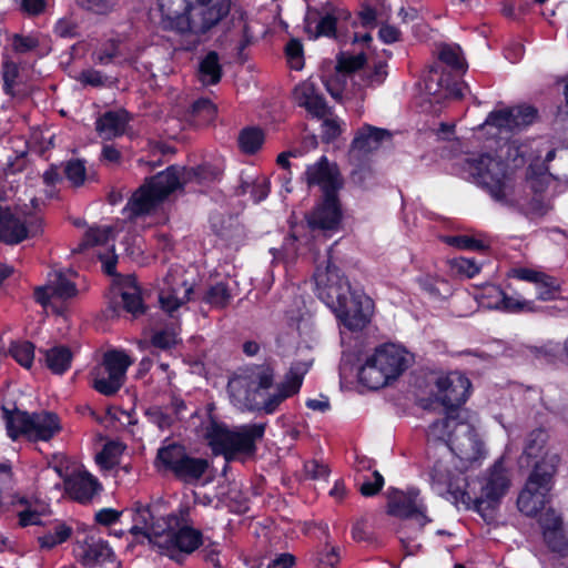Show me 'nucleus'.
Here are the masks:
<instances>
[{
  "mask_svg": "<svg viewBox=\"0 0 568 568\" xmlns=\"http://www.w3.org/2000/svg\"><path fill=\"white\" fill-rule=\"evenodd\" d=\"M305 371L300 365L290 368L283 382L275 385V368L271 362L240 368L227 383L232 403L240 409L273 414L288 397L298 393Z\"/></svg>",
  "mask_w": 568,
  "mask_h": 568,
  "instance_id": "obj_1",
  "label": "nucleus"
},
{
  "mask_svg": "<svg viewBox=\"0 0 568 568\" xmlns=\"http://www.w3.org/2000/svg\"><path fill=\"white\" fill-rule=\"evenodd\" d=\"M458 166L463 179L486 190L497 203L516 210L530 220L542 217L550 210L541 195H534L525 201L515 197L506 182L507 165L498 158L481 153L460 160Z\"/></svg>",
  "mask_w": 568,
  "mask_h": 568,
  "instance_id": "obj_2",
  "label": "nucleus"
},
{
  "mask_svg": "<svg viewBox=\"0 0 568 568\" xmlns=\"http://www.w3.org/2000/svg\"><path fill=\"white\" fill-rule=\"evenodd\" d=\"M265 424H250L239 430H230L212 416L202 427V435L215 455H223L231 462L240 456H252L256 452V442L262 439Z\"/></svg>",
  "mask_w": 568,
  "mask_h": 568,
  "instance_id": "obj_3",
  "label": "nucleus"
},
{
  "mask_svg": "<svg viewBox=\"0 0 568 568\" xmlns=\"http://www.w3.org/2000/svg\"><path fill=\"white\" fill-rule=\"evenodd\" d=\"M409 354L395 344L377 347L358 371L359 382L369 389H379L398 378L409 366Z\"/></svg>",
  "mask_w": 568,
  "mask_h": 568,
  "instance_id": "obj_4",
  "label": "nucleus"
},
{
  "mask_svg": "<svg viewBox=\"0 0 568 568\" xmlns=\"http://www.w3.org/2000/svg\"><path fill=\"white\" fill-rule=\"evenodd\" d=\"M184 169L171 165L166 170L145 180L130 199L126 210L130 217L150 213L172 192L182 186Z\"/></svg>",
  "mask_w": 568,
  "mask_h": 568,
  "instance_id": "obj_5",
  "label": "nucleus"
},
{
  "mask_svg": "<svg viewBox=\"0 0 568 568\" xmlns=\"http://www.w3.org/2000/svg\"><path fill=\"white\" fill-rule=\"evenodd\" d=\"M558 463V456L550 455L534 465L525 487L517 498L520 513L534 517L545 508L549 501V493L554 486Z\"/></svg>",
  "mask_w": 568,
  "mask_h": 568,
  "instance_id": "obj_6",
  "label": "nucleus"
},
{
  "mask_svg": "<svg viewBox=\"0 0 568 568\" xmlns=\"http://www.w3.org/2000/svg\"><path fill=\"white\" fill-rule=\"evenodd\" d=\"M155 466L171 471L176 479L185 484H195L203 477L210 465L205 458L189 455L184 445L168 443L158 449Z\"/></svg>",
  "mask_w": 568,
  "mask_h": 568,
  "instance_id": "obj_7",
  "label": "nucleus"
},
{
  "mask_svg": "<svg viewBox=\"0 0 568 568\" xmlns=\"http://www.w3.org/2000/svg\"><path fill=\"white\" fill-rule=\"evenodd\" d=\"M470 387V381L457 372L437 378L436 398L444 406L446 416L430 425L432 433H437L439 428L452 427L454 417L463 415L460 407L466 403Z\"/></svg>",
  "mask_w": 568,
  "mask_h": 568,
  "instance_id": "obj_8",
  "label": "nucleus"
},
{
  "mask_svg": "<svg viewBox=\"0 0 568 568\" xmlns=\"http://www.w3.org/2000/svg\"><path fill=\"white\" fill-rule=\"evenodd\" d=\"M327 297L329 298L327 306L348 331L358 332L369 324L374 313V302L366 294L351 288L349 293L342 295L332 291Z\"/></svg>",
  "mask_w": 568,
  "mask_h": 568,
  "instance_id": "obj_9",
  "label": "nucleus"
},
{
  "mask_svg": "<svg viewBox=\"0 0 568 568\" xmlns=\"http://www.w3.org/2000/svg\"><path fill=\"white\" fill-rule=\"evenodd\" d=\"M432 434L443 440L462 460L474 462L481 456L484 444L475 427L463 415L454 417L452 427L439 428L437 433Z\"/></svg>",
  "mask_w": 568,
  "mask_h": 568,
  "instance_id": "obj_10",
  "label": "nucleus"
},
{
  "mask_svg": "<svg viewBox=\"0 0 568 568\" xmlns=\"http://www.w3.org/2000/svg\"><path fill=\"white\" fill-rule=\"evenodd\" d=\"M131 364L130 356L123 351L105 352L101 366L91 373L92 387L104 396H114L124 385L126 371Z\"/></svg>",
  "mask_w": 568,
  "mask_h": 568,
  "instance_id": "obj_11",
  "label": "nucleus"
},
{
  "mask_svg": "<svg viewBox=\"0 0 568 568\" xmlns=\"http://www.w3.org/2000/svg\"><path fill=\"white\" fill-rule=\"evenodd\" d=\"M155 534L153 545L162 550V554L181 562L185 555L192 554L203 542L201 530L193 527H176Z\"/></svg>",
  "mask_w": 568,
  "mask_h": 568,
  "instance_id": "obj_12",
  "label": "nucleus"
},
{
  "mask_svg": "<svg viewBox=\"0 0 568 568\" xmlns=\"http://www.w3.org/2000/svg\"><path fill=\"white\" fill-rule=\"evenodd\" d=\"M509 478L507 476L501 459L495 462L485 477L481 486L480 495L473 500L474 510H476L485 520L491 519L494 510L499 504L501 497L509 487Z\"/></svg>",
  "mask_w": 568,
  "mask_h": 568,
  "instance_id": "obj_13",
  "label": "nucleus"
},
{
  "mask_svg": "<svg viewBox=\"0 0 568 568\" xmlns=\"http://www.w3.org/2000/svg\"><path fill=\"white\" fill-rule=\"evenodd\" d=\"M538 116V110L528 104H519L490 112L480 125L493 126L497 133H513L531 125Z\"/></svg>",
  "mask_w": 568,
  "mask_h": 568,
  "instance_id": "obj_14",
  "label": "nucleus"
},
{
  "mask_svg": "<svg viewBox=\"0 0 568 568\" xmlns=\"http://www.w3.org/2000/svg\"><path fill=\"white\" fill-rule=\"evenodd\" d=\"M365 63L366 57L364 53L349 55L342 52L337 55L334 73L323 77V83L334 100L342 101L343 92L347 87V79L351 78L355 83V71L364 67Z\"/></svg>",
  "mask_w": 568,
  "mask_h": 568,
  "instance_id": "obj_15",
  "label": "nucleus"
},
{
  "mask_svg": "<svg viewBox=\"0 0 568 568\" xmlns=\"http://www.w3.org/2000/svg\"><path fill=\"white\" fill-rule=\"evenodd\" d=\"M332 247L327 250L326 260L317 264L314 272V281L317 288L318 297L327 305L329 304L328 295L332 291L342 295L349 293L351 285L347 278L342 274L341 270L332 263Z\"/></svg>",
  "mask_w": 568,
  "mask_h": 568,
  "instance_id": "obj_16",
  "label": "nucleus"
},
{
  "mask_svg": "<svg viewBox=\"0 0 568 568\" xmlns=\"http://www.w3.org/2000/svg\"><path fill=\"white\" fill-rule=\"evenodd\" d=\"M41 231V221L26 222L10 210L0 212V241L13 245Z\"/></svg>",
  "mask_w": 568,
  "mask_h": 568,
  "instance_id": "obj_17",
  "label": "nucleus"
},
{
  "mask_svg": "<svg viewBox=\"0 0 568 568\" xmlns=\"http://www.w3.org/2000/svg\"><path fill=\"white\" fill-rule=\"evenodd\" d=\"M304 175L310 186H321L323 196L337 195L343 184L337 168L331 165L326 156H322L315 164L307 166Z\"/></svg>",
  "mask_w": 568,
  "mask_h": 568,
  "instance_id": "obj_18",
  "label": "nucleus"
},
{
  "mask_svg": "<svg viewBox=\"0 0 568 568\" xmlns=\"http://www.w3.org/2000/svg\"><path fill=\"white\" fill-rule=\"evenodd\" d=\"M193 17L204 34L232 13V0H194Z\"/></svg>",
  "mask_w": 568,
  "mask_h": 568,
  "instance_id": "obj_19",
  "label": "nucleus"
},
{
  "mask_svg": "<svg viewBox=\"0 0 568 568\" xmlns=\"http://www.w3.org/2000/svg\"><path fill=\"white\" fill-rule=\"evenodd\" d=\"M389 138V131L364 124L357 130L351 143L349 158L362 162L369 153L377 150L385 139Z\"/></svg>",
  "mask_w": 568,
  "mask_h": 568,
  "instance_id": "obj_20",
  "label": "nucleus"
},
{
  "mask_svg": "<svg viewBox=\"0 0 568 568\" xmlns=\"http://www.w3.org/2000/svg\"><path fill=\"white\" fill-rule=\"evenodd\" d=\"M418 490L410 489L407 494L395 490L389 496L388 514L399 518H415L420 525H425L428 519L425 515L426 507L418 501Z\"/></svg>",
  "mask_w": 568,
  "mask_h": 568,
  "instance_id": "obj_21",
  "label": "nucleus"
},
{
  "mask_svg": "<svg viewBox=\"0 0 568 568\" xmlns=\"http://www.w3.org/2000/svg\"><path fill=\"white\" fill-rule=\"evenodd\" d=\"M341 217L342 212L337 195H328L323 196V202L306 216V221L308 227L313 231H331L338 226Z\"/></svg>",
  "mask_w": 568,
  "mask_h": 568,
  "instance_id": "obj_22",
  "label": "nucleus"
},
{
  "mask_svg": "<svg viewBox=\"0 0 568 568\" xmlns=\"http://www.w3.org/2000/svg\"><path fill=\"white\" fill-rule=\"evenodd\" d=\"M293 95L300 106L305 108L317 119H323L329 112L325 98L312 81H304L296 85Z\"/></svg>",
  "mask_w": 568,
  "mask_h": 568,
  "instance_id": "obj_23",
  "label": "nucleus"
},
{
  "mask_svg": "<svg viewBox=\"0 0 568 568\" xmlns=\"http://www.w3.org/2000/svg\"><path fill=\"white\" fill-rule=\"evenodd\" d=\"M131 118L124 109L110 110L102 113L95 121V131L103 140L122 136Z\"/></svg>",
  "mask_w": 568,
  "mask_h": 568,
  "instance_id": "obj_24",
  "label": "nucleus"
},
{
  "mask_svg": "<svg viewBox=\"0 0 568 568\" xmlns=\"http://www.w3.org/2000/svg\"><path fill=\"white\" fill-rule=\"evenodd\" d=\"M120 298V302L112 301L110 303L109 308L114 315L120 316L121 312L124 311L130 314L132 318H139L141 315L145 314L146 306L143 304L140 288L133 278L128 280V284L122 290Z\"/></svg>",
  "mask_w": 568,
  "mask_h": 568,
  "instance_id": "obj_25",
  "label": "nucleus"
},
{
  "mask_svg": "<svg viewBox=\"0 0 568 568\" xmlns=\"http://www.w3.org/2000/svg\"><path fill=\"white\" fill-rule=\"evenodd\" d=\"M164 285L159 294V302L163 311L172 315L181 305L190 300L193 287L187 285L185 281L175 282L173 277H166Z\"/></svg>",
  "mask_w": 568,
  "mask_h": 568,
  "instance_id": "obj_26",
  "label": "nucleus"
},
{
  "mask_svg": "<svg viewBox=\"0 0 568 568\" xmlns=\"http://www.w3.org/2000/svg\"><path fill=\"white\" fill-rule=\"evenodd\" d=\"M487 295L494 298V302L489 303L488 306L495 310L507 313H537L541 311L534 301L510 296L497 286H491L487 291Z\"/></svg>",
  "mask_w": 568,
  "mask_h": 568,
  "instance_id": "obj_27",
  "label": "nucleus"
},
{
  "mask_svg": "<svg viewBox=\"0 0 568 568\" xmlns=\"http://www.w3.org/2000/svg\"><path fill=\"white\" fill-rule=\"evenodd\" d=\"M64 488L73 499L88 503L101 489V486L95 477L88 471H82L65 478Z\"/></svg>",
  "mask_w": 568,
  "mask_h": 568,
  "instance_id": "obj_28",
  "label": "nucleus"
},
{
  "mask_svg": "<svg viewBox=\"0 0 568 568\" xmlns=\"http://www.w3.org/2000/svg\"><path fill=\"white\" fill-rule=\"evenodd\" d=\"M466 84L458 79L454 78L450 73L442 71L437 75L436 70H432V74L426 81V89L429 93L438 94L444 98H452L459 100L464 95Z\"/></svg>",
  "mask_w": 568,
  "mask_h": 568,
  "instance_id": "obj_29",
  "label": "nucleus"
},
{
  "mask_svg": "<svg viewBox=\"0 0 568 568\" xmlns=\"http://www.w3.org/2000/svg\"><path fill=\"white\" fill-rule=\"evenodd\" d=\"M57 414L42 410L30 414L29 438L34 440H49L60 430Z\"/></svg>",
  "mask_w": 568,
  "mask_h": 568,
  "instance_id": "obj_30",
  "label": "nucleus"
},
{
  "mask_svg": "<svg viewBox=\"0 0 568 568\" xmlns=\"http://www.w3.org/2000/svg\"><path fill=\"white\" fill-rule=\"evenodd\" d=\"M113 551L109 546L108 541L102 538H95L89 536L84 540L82 546V554L80 555L81 562L88 567H94L102 565L105 561L111 560Z\"/></svg>",
  "mask_w": 568,
  "mask_h": 568,
  "instance_id": "obj_31",
  "label": "nucleus"
},
{
  "mask_svg": "<svg viewBox=\"0 0 568 568\" xmlns=\"http://www.w3.org/2000/svg\"><path fill=\"white\" fill-rule=\"evenodd\" d=\"M433 489L440 496L450 495L456 503L462 501L464 504H468L471 498L468 493L460 489L459 487H454L449 473L447 469H442L439 465H435L429 473Z\"/></svg>",
  "mask_w": 568,
  "mask_h": 568,
  "instance_id": "obj_32",
  "label": "nucleus"
},
{
  "mask_svg": "<svg viewBox=\"0 0 568 568\" xmlns=\"http://www.w3.org/2000/svg\"><path fill=\"white\" fill-rule=\"evenodd\" d=\"M133 521L134 525L131 527L130 532L132 535H142L153 544V539H155L153 527L162 521V516H158L155 510L148 505H138L134 510Z\"/></svg>",
  "mask_w": 568,
  "mask_h": 568,
  "instance_id": "obj_33",
  "label": "nucleus"
},
{
  "mask_svg": "<svg viewBox=\"0 0 568 568\" xmlns=\"http://www.w3.org/2000/svg\"><path fill=\"white\" fill-rule=\"evenodd\" d=\"M195 18L193 17V7L189 4L185 8V12L178 14L171 19L170 27L182 36L187 38L186 49H191L200 43V37L204 34L202 28H196Z\"/></svg>",
  "mask_w": 568,
  "mask_h": 568,
  "instance_id": "obj_34",
  "label": "nucleus"
},
{
  "mask_svg": "<svg viewBox=\"0 0 568 568\" xmlns=\"http://www.w3.org/2000/svg\"><path fill=\"white\" fill-rule=\"evenodd\" d=\"M44 526L45 530L38 536V541L40 547L47 550L65 542L73 532L72 527L61 520H53Z\"/></svg>",
  "mask_w": 568,
  "mask_h": 568,
  "instance_id": "obj_35",
  "label": "nucleus"
},
{
  "mask_svg": "<svg viewBox=\"0 0 568 568\" xmlns=\"http://www.w3.org/2000/svg\"><path fill=\"white\" fill-rule=\"evenodd\" d=\"M43 353L47 367L53 374L62 375L70 368L73 354L68 346L55 345Z\"/></svg>",
  "mask_w": 568,
  "mask_h": 568,
  "instance_id": "obj_36",
  "label": "nucleus"
},
{
  "mask_svg": "<svg viewBox=\"0 0 568 568\" xmlns=\"http://www.w3.org/2000/svg\"><path fill=\"white\" fill-rule=\"evenodd\" d=\"M8 436L16 440L20 435L29 436L30 414L19 409L13 412L2 407Z\"/></svg>",
  "mask_w": 568,
  "mask_h": 568,
  "instance_id": "obj_37",
  "label": "nucleus"
},
{
  "mask_svg": "<svg viewBox=\"0 0 568 568\" xmlns=\"http://www.w3.org/2000/svg\"><path fill=\"white\" fill-rule=\"evenodd\" d=\"M222 78V65L217 52L210 51L199 64V79L205 85H213Z\"/></svg>",
  "mask_w": 568,
  "mask_h": 568,
  "instance_id": "obj_38",
  "label": "nucleus"
},
{
  "mask_svg": "<svg viewBox=\"0 0 568 568\" xmlns=\"http://www.w3.org/2000/svg\"><path fill=\"white\" fill-rule=\"evenodd\" d=\"M386 68L387 64L384 61L375 63L373 69H363L362 67L359 70L355 71V85H358L361 89L381 85L387 77Z\"/></svg>",
  "mask_w": 568,
  "mask_h": 568,
  "instance_id": "obj_39",
  "label": "nucleus"
},
{
  "mask_svg": "<svg viewBox=\"0 0 568 568\" xmlns=\"http://www.w3.org/2000/svg\"><path fill=\"white\" fill-rule=\"evenodd\" d=\"M191 508L189 505H181L176 513H171L166 516H162V521L155 524L153 529L155 534L163 532L165 529L176 528V527H192V520L190 517Z\"/></svg>",
  "mask_w": 568,
  "mask_h": 568,
  "instance_id": "obj_40",
  "label": "nucleus"
},
{
  "mask_svg": "<svg viewBox=\"0 0 568 568\" xmlns=\"http://www.w3.org/2000/svg\"><path fill=\"white\" fill-rule=\"evenodd\" d=\"M232 298L231 288L224 282H219L210 286L204 293L202 300L216 308L226 307Z\"/></svg>",
  "mask_w": 568,
  "mask_h": 568,
  "instance_id": "obj_41",
  "label": "nucleus"
},
{
  "mask_svg": "<svg viewBox=\"0 0 568 568\" xmlns=\"http://www.w3.org/2000/svg\"><path fill=\"white\" fill-rule=\"evenodd\" d=\"M120 45L121 42L115 39L105 41L97 50L93 51V61L100 65H108L110 63L118 62V59L122 55Z\"/></svg>",
  "mask_w": 568,
  "mask_h": 568,
  "instance_id": "obj_42",
  "label": "nucleus"
},
{
  "mask_svg": "<svg viewBox=\"0 0 568 568\" xmlns=\"http://www.w3.org/2000/svg\"><path fill=\"white\" fill-rule=\"evenodd\" d=\"M264 142V133L258 128H245L240 132L239 146L246 154L256 153Z\"/></svg>",
  "mask_w": 568,
  "mask_h": 568,
  "instance_id": "obj_43",
  "label": "nucleus"
},
{
  "mask_svg": "<svg viewBox=\"0 0 568 568\" xmlns=\"http://www.w3.org/2000/svg\"><path fill=\"white\" fill-rule=\"evenodd\" d=\"M49 288L54 297L68 300L77 296L78 288L73 282L68 280L61 272L55 273L49 281Z\"/></svg>",
  "mask_w": 568,
  "mask_h": 568,
  "instance_id": "obj_44",
  "label": "nucleus"
},
{
  "mask_svg": "<svg viewBox=\"0 0 568 568\" xmlns=\"http://www.w3.org/2000/svg\"><path fill=\"white\" fill-rule=\"evenodd\" d=\"M439 60L456 72H465L467 64L457 44H445L439 50Z\"/></svg>",
  "mask_w": 568,
  "mask_h": 568,
  "instance_id": "obj_45",
  "label": "nucleus"
},
{
  "mask_svg": "<svg viewBox=\"0 0 568 568\" xmlns=\"http://www.w3.org/2000/svg\"><path fill=\"white\" fill-rule=\"evenodd\" d=\"M190 115L199 123H210L216 114V106L211 100L202 98L194 101L190 106Z\"/></svg>",
  "mask_w": 568,
  "mask_h": 568,
  "instance_id": "obj_46",
  "label": "nucleus"
},
{
  "mask_svg": "<svg viewBox=\"0 0 568 568\" xmlns=\"http://www.w3.org/2000/svg\"><path fill=\"white\" fill-rule=\"evenodd\" d=\"M542 537L551 551L557 552L560 556H566L568 554V536L564 525L551 529L549 532H545Z\"/></svg>",
  "mask_w": 568,
  "mask_h": 568,
  "instance_id": "obj_47",
  "label": "nucleus"
},
{
  "mask_svg": "<svg viewBox=\"0 0 568 568\" xmlns=\"http://www.w3.org/2000/svg\"><path fill=\"white\" fill-rule=\"evenodd\" d=\"M542 537L551 551L557 552L560 556H566L568 554V536L564 525L551 529L549 532H545Z\"/></svg>",
  "mask_w": 568,
  "mask_h": 568,
  "instance_id": "obj_48",
  "label": "nucleus"
},
{
  "mask_svg": "<svg viewBox=\"0 0 568 568\" xmlns=\"http://www.w3.org/2000/svg\"><path fill=\"white\" fill-rule=\"evenodd\" d=\"M547 433L544 429L537 428L531 430L525 440L524 455L527 458L538 457L547 442Z\"/></svg>",
  "mask_w": 568,
  "mask_h": 568,
  "instance_id": "obj_49",
  "label": "nucleus"
},
{
  "mask_svg": "<svg viewBox=\"0 0 568 568\" xmlns=\"http://www.w3.org/2000/svg\"><path fill=\"white\" fill-rule=\"evenodd\" d=\"M11 356L23 367L30 368L34 358V345L29 341L12 343L9 349Z\"/></svg>",
  "mask_w": 568,
  "mask_h": 568,
  "instance_id": "obj_50",
  "label": "nucleus"
},
{
  "mask_svg": "<svg viewBox=\"0 0 568 568\" xmlns=\"http://www.w3.org/2000/svg\"><path fill=\"white\" fill-rule=\"evenodd\" d=\"M349 12L341 10L337 16L332 13H326L323 16L320 21L316 23V34L315 37L324 36L329 38H336V24L338 19H347L349 17Z\"/></svg>",
  "mask_w": 568,
  "mask_h": 568,
  "instance_id": "obj_51",
  "label": "nucleus"
},
{
  "mask_svg": "<svg viewBox=\"0 0 568 568\" xmlns=\"http://www.w3.org/2000/svg\"><path fill=\"white\" fill-rule=\"evenodd\" d=\"M537 298L540 301L556 300L560 294V284L558 280L545 273L540 283L537 285Z\"/></svg>",
  "mask_w": 568,
  "mask_h": 568,
  "instance_id": "obj_52",
  "label": "nucleus"
},
{
  "mask_svg": "<svg viewBox=\"0 0 568 568\" xmlns=\"http://www.w3.org/2000/svg\"><path fill=\"white\" fill-rule=\"evenodd\" d=\"M338 561V548L329 547L327 540L324 549L318 551L313 558L315 568H335Z\"/></svg>",
  "mask_w": 568,
  "mask_h": 568,
  "instance_id": "obj_53",
  "label": "nucleus"
},
{
  "mask_svg": "<svg viewBox=\"0 0 568 568\" xmlns=\"http://www.w3.org/2000/svg\"><path fill=\"white\" fill-rule=\"evenodd\" d=\"M145 416L150 423L156 425L162 430L170 428L174 423L173 415L160 406L149 407L145 410Z\"/></svg>",
  "mask_w": 568,
  "mask_h": 568,
  "instance_id": "obj_54",
  "label": "nucleus"
},
{
  "mask_svg": "<svg viewBox=\"0 0 568 568\" xmlns=\"http://www.w3.org/2000/svg\"><path fill=\"white\" fill-rule=\"evenodd\" d=\"M64 174L73 186H81L87 176V170L82 160H71L65 164Z\"/></svg>",
  "mask_w": 568,
  "mask_h": 568,
  "instance_id": "obj_55",
  "label": "nucleus"
},
{
  "mask_svg": "<svg viewBox=\"0 0 568 568\" xmlns=\"http://www.w3.org/2000/svg\"><path fill=\"white\" fill-rule=\"evenodd\" d=\"M444 241L448 245L462 250L483 251L486 247L481 241L467 235L446 236Z\"/></svg>",
  "mask_w": 568,
  "mask_h": 568,
  "instance_id": "obj_56",
  "label": "nucleus"
},
{
  "mask_svg": "<svg viewBox=\"0 0 568 568\" xmlns=\"http://www.w3.org/2000/svg\"><path fill=\"white\" fill-rule=\"evenodd\" d=\"M113 233L111 226L90 227L85 233L84 245H102L106 244Z\"/></svg>",
  "mask_w": 568,
  "mask_h": 568,
  "instance_id": "obj_57",
  "label": "nucleus"
},
{
  "mask_svg": "<svg viewBox=\"0 0 568 568\" xmlns=\"http://www.w3.org/2000/svg\"><path fill=\"white\" fill-rule=\"evenodd\" d=\"M538 524L544 535L551 529L562 526L564 521L561 516L554 508H547L545 511L540 513Z\"/></svg>",
  "mask_w": 568,
  "mask_h": 568,
  "instance_id": "obj_58",
  "label": "nucleus"
},
{
  "mask_svg": "<svg viewBox=\"0 0 568 568\" xmlns=\"http://www.w3.org/2000/svg\"><path fill=\"white\" fill-rule=\"evenodd\" d=\"M285 53L292 69L301 70L303 67V45L297 39H292L285 47Z\"/></svg>",
  "mask_w": 568,
  "mask_h": 568,
  "instance_id": "obj_59",
  "label": "nucleus"
},
{
  "mask_svg": "<svg viewBox=\"0 0 568 568\" xmlns=\"http://www.w3.org/2000/svg\"><path fill=\"white\" fill-rule=\"evenodd\" d=\"M452 267L458 273L467 277H474L479 273L480 267L473 258L455 257L452 260Z\"/></svg>",
  "mask_w": 568,
  "mask_h": 568,
  "instance_id": "obj_60",
  "label": "nucleus"
},
{
  "mask_svg": "<svg viewBox=\"0 0 568 568\" xmlns=\"http://www.w3.org/2000/svg\"><path fill=\"white\" fill-rule=\"evenodd\" d=\"M178 343L176 333L173 329H160L152 336L153 346L161 349H170Z\"/></svg>",
  "mask_w": 568,
  "mask_h": 568,
  "instance_id": "obj_61",
  "label": "nucleus"
},
{
  "mask_svg": "<svg viewBox=\"0 0 568 568\" xmlns=\"http://www.w3.org/2000/svg\"><path fill=\"white\" fill-rule=\"evenodd\" d=\"M342 123L338 119H325L322 123V141L331 143L342 133Z\"/></svg>",
  "mask_w": 568,
  "mask_h": 568,
  "instance_id": "obj_62",
  "label": "nucleus"
},
{
  "mask_svg": "<svg viewBox=\"0 0 568 568\" xmlns=\"http://www.w3.org/2000/svg\"><path fill=\"white\" fill-rule=\"evenodd\" d=\"M373 481L367 479L359 487V493L365 497L377 495L384 486V477L377 470L373 473Z\"/></svg>",
  "mask_w": 568,
  "mask_h": 568,
  "instance_id": "obj_63",
  "label": "nucleus"
},
{
  "mask_svg": "<svg viewBox=\"0 0 568 568\" xmlns=\"http://www.w3.org/2000/svg\"><path fill=\"white\" fill-rule=\"evenodd\" d=\"M79 80L85 85L99 88L105 84L106 78L102 74L101 71L87 69L81 72Z\"/></svg>",
  "mask_w": 568,
  "mask_h": 568,
  "instance_id": "obj_64",
  "label": "nucleus"
}]
</instances>
